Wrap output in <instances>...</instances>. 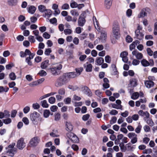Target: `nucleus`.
<instances>
[{"label":"nucleus","instance_id":"obj_7","mask_svg":"<svg viewBox=\"0 0 157 157\" xmlns=\"http://www.w3.org/2000/svg\"><path fill=\"white\" fill-rule=\"evenodd\" d=\"M25 146V143L24 141L23 138H21L19 139L17 142V146L19 149H22Z\"/></svg>","mask_w":157,"mask_h":157},{"label":"nucleus","instance_id":"obj_8","mask_svg":"<svg viewBox=\"0 0 157 157\" xmlns=\"http://www.w3.org/2000/svg\"><path fill=\"white\" fill-rule=\"evenodd\" d=\"M128 52L126 51H123L120 54V57L122 58V60L124 63H127L128 61Z\"/></svg>","mask_w":157,"mask_h":157},{"label":"nucleus","instance_id":"obj_20","mask_svg":"<svg viewBox=\"0 0 157 157\" xmlns=\"http://www.w3.org/2000/svg\"><path fill=\"white\" fill-rule=\"evenodd\" d=\"M135 34L138 39L141 40L143 38L144 34L140 32L139 29H137L136 31Z\"/></svg>","mask_w":157,"mask_h":157},{"label":"nucleus","instance_id":"obj_24","mask_svg":"<svg viewBox=\"0 0 157 157\" xmlns=\"http://www.w3.org/2000/svg\"><path fill=\"white\" fill-rule=\"evenodd\" d=\"M104 62V59L103 58L97 57L96 58L95 62L98 65H101Z\"/></svg>","mask_w":157,"mask_h":157},{"label":"nucleus","instance_id":"obj_16","mask_svg":"<svg viewBox=\"0 0 157 157\" xmlns=\"http://www.w3.org/2000/svg\"><path fill=\"white\" fill-rule=\"evenodd\" d=\"M93 23L95 29L98 31L100 30V28L99 26V24L95 17H93Z\"/></svg>","mask_w":157,"mask_h":157},{"label":"nucleus","instance_id":"obj_41","mask_svg":"<svg viewBox=\"0 0 157 157\" xmlns=\"http://www.w3.org/2000/svg\"><path fill=\"white\" fill-rule=\"evenodd\" d=\"M107 34L106 33H101L100 37L102 42H104L105 40Z\"/></svg>","mask_w":157,"mask_h":157},{"label":"nucleus","instance_id":"obj_5","mask_svg":"<svg viewBox=\"0 0 157 157\" xmlns=\"http://www.w3.org/2000/svg\"><path fill=\"white\" fill-rule=\"evenodd\" d=\"M67 136L74 143H78L79 142V139L76 136L71 132H68L67 134Z\"/></svg>","mask_w":157,"mask_h":157},{"label":"nucleus","instance_id":"obj_30","mask_svg":"<svg viewBox=\"0 0 157 157\" xmlns=\"http://www.w3.org/2000/svg\"><path fill=\"white\" fill-rule=\"evenodd\" d=\"M141 63L142 65L144 67H147L150 65L149 63L145 59H143L141 60Z\"/></svg>","mask_w":157,"mask_h":157},{"label":"nucleus","instance_id":"obj_29","mask_svg":"<svg viewBox=\"0 0 157 157\" xmlns=\"http://www.w3.org/2000/svg\"><path fill=\"white\" fill-rule=\"evenodd\" d=\"M109 107L111 106L112 108L117 109H121L122 108V106L121 105H117L115 104H109Z\"/></svg>","mask_w":157,"mask_h":157},{"label":"nucleus","instance_id":"obj_63","mask_svg":"<svg viewBox=\"0 0 157 157\" xmlns=\"http://www.w3.org/2000/svg\"><path fill=\"white\" fill-rule=\"evenodd\" d=\"M90 115L89 114H86L84 115L82 117V119L84 121H87L89 118Z\"/></svg>","mask_w":157,"mask_h":157},{"label":"nucleus","instance_id":"obj_43","mask_svg":"<svg viewBox=\"0 0 157 157\" xmlns=\"http://www.w3.org/2000/svg\"><path fill=\"white\" fill-rule=\"evenodd\" d=\"M9 90V88L8 87H6L4 88L2 86H0V93H2L4 92H7Z\"/></svg>","mask_w":157,"mask_h":157},{"label":"nucleus","instance_id":"obj_9","mask_svg":"<svg viewBox=\"0 0 157 157\" xmlns=\"http://www.w3.org/2000/svg\"><path fill=\"white\" fill-rule=\"evenodd\" d=\"M71 14L74 17L72 21L75 22L77 20V17L79 16V13L76 10H73L70 11Z\"/></svg>","mask_w":157,"mask_h":157},{"label":"nucleus","instance_id":"obj_59","mask_svg":"<svg viewBox=\"0 0 157 157\" xmlns=\"http://www.w3.org/2000/svg\"><path fill=\"white\" fill-rule=\"evenodd\" d=\"M132 117L133 120L135 121H137L139 118V115L137 114H134L132 116Z\"/></svg>","mask_w":157,"mask_h":157},{"label":"nucleus","instance_id":"obj_40","mask_svg":"<svg viewBox=\"0 0 157 157\" xmlns=\"http://www.w3.org/2000/svg\"><path fill=\"white\" fill-rule=\"evenodd\" d=\"M54 117V120L56 121H59L61 118L60 114L59 113H57L55 114Z\"/></svg>","mask_w":157,"mask_h":157},{"label":"nucleus","instance_id":"obj_28","mask_svg":"<svg viewBox=\"0 0 157 157\" xmlns=\"http://www.w3.org/2000/svg\"><path fill=\"white\" fill-rule=\"evenodd\" d=\"M49 60H46L42 62L41 64V67L42 69H45L47 67L48 65Z\"/></svg>","mask_w":157,"mask_h":157},{"label":"nucleus","instance_id":"obj_64","mask_svg":"<svg viewBox=\"0 0 157 157\" xmlns=\"http://www.w3.org/2000/svg\"><path fill=\"white\" fill-rule=\"evenodd\" d=\"M43 36L46 39H48L50 37V35L47 32H45L43 34Z\"/></svg>","mask_w":157,"mask_h":157},{"label":"nucleus","instance_id":"obj_46","mask_svg":"<svg viewBox=\"0 0 157 157\" xmlns=\"http://www.w3.org/2000/svg\"><path fill=\"white\" fill-rule=\"evenodd\" d=\"M64 32L66 35H70L72 33V30L69 29H66L64 30Z\"/></svg>","mask_w":157,"mask_h":157},{"label":"nucleus","instance_id":"obj_11","mask_svg":"<svg viewBox=\"0 0 157 157\" xmlns=\"http://www.w3.org/2000/svg\"><path fill=\"white\" fill-rule=\"evenodd\" d=\"M86 13L85 12L84 13H82L79 16L78 21V25L81 26H82L84 25L86 21L85 19V18L83 17H82L81 16H83L84 14V16H85V15Z\"/></svg>","mask_w":157,"mask_h":157},{"label":"nucleus","instance_id":"obj_1","mask_svg":"<svg viewBox=\"0 0 157 157\" xmlns=\"http://www.w3.org/2000/svg\"><path fill=\"white\" fill-rule=\"evenodd\" d=\"M119 26L117 25H113L112 29L113 36L114 38H112L111 39V42L113 44H115L116 42V40L118 39L120 36V32Z\"/></svg>","mask_w":157,"mask_h":157},{"label":"nucleus","instance_id":"obj_39","mask_svg":"<svg viewBox=\"0 0 157 157\" xmlns=\"http://www.w3.org/2000/svg\"><path fill=\"white\" fill-rule=\"evenodd\" d=\"M44 12L45 17H49L52 14V11L50 10L46 9V10H45Z\"/></svg>","mask_w":157,"mask_h":157},{"label":"nucleus","instance_id":"obj_62","mask_svg":"<svg viewBox=\"0 0 157 157\" xmlns=\"http://www.w3.org/2000/svg\"><path fill=\"white\" fill-rule=\"evenodd\" d=\"M65 92V90L63 88H61L58 90V93L60 95H64Z\"/></svg>","mask_w":157,"mask_h":157},{"label":"nucleus","instance_id":"obj_34","mask_svg":"<svg viewBox=\"0 0 157 157\" xmlns=\"http://www.w3.org/2000/svg\"><path fill=\"white\" fill-rule=\"evenodd\" d=\"M17 1L18 0H9L8 2L10 6H13L17 4Z\"/></svg>","mask_w":157,"mask_h":157},{"label":"nucleus","instance_id":"obj_26","mask_svg":"<svg viewBox=\"0 0 157 157\" xmlns=\"http://www.w3.org/2000/svg\"><path fill=\"white\" fill-rule=\"evenodd\" d=\"M146 15L147 13L146 12V9H143L141 10L140 13L138 15V17L139 18L143 17L145 16Z\"/></svg>","mask_w":157,"mask_h":157},{"label":"nucleus","instance_id":"obj_42","mask_svg":"<svg viewBox=\"0 0 157 157\" xmlns=\"http://www.w3.org/2000/svg\"><path fill=\"white\" fill-rule=\"evenodd\" d=\"M50 111L49 110L46 109L45 110L44 112V116L45 118L48 117L50 114Z\"/></svg>","mask_w":157,"mask_h":157},{"label":"nucleus","instance_id":"obj_47","mask_svg":"<svg viewBox=\"0 0 157 157\" xmlns=\"http://www.w3.org/2000/svg\"><path fill=\"white\" fill-rule=\"evenodd\" d=\"M68 88L73 91H74L77 90L78 88V87L76 86L69 85L68 86Z\"/></svg>","mask_w":157,"mask_h":157},{"label":"nucleus","instance_id":"obj_60","mask_svg":"<svg viewBox=\"0 0 157 157\" xmlns=\"http://www.w3.org/2000/svg\"><path fill=\"white\" fill-rule=\"evenodd\" d=\"M140 63V61L136 59H134L132 61V64L133 65H137Z\"/></svg>","mask_w":157,"mask_h":157},{"label":"nucleus","instance_id":"obj_19","mask_svg":"<svg viewBox=\"0 0 157 157\" xmlns=\"http://www.w3.org/2000/svg\"><path fill=\"white\" fill-rule=\"evenodd\" d=\"M64 74L68 80L69 78H74L77 76V75L75 72L68 73L65 74Z\"/></svg>","mask_w":157,"mask_h":157},{"label":"nucleus","instance_id":"obj_48","mask_svg":"<svg viewBox=\"0 0 157 157\" xmlns=\"http://www.w3.org/2000/svg\"><path fill=\"white\" fill-rule=\"evenodd\" d=\"M48 101L50 103L53 104L55 102L56 98L54 97H51L48 99Z\"/></svg>","mask_w":157,"mask_h":157},{"label":"nucleus","instance_id":"obj_23","mask_svg":"<svg viewBox=\"0 0 157 157\" xmlns=\"http://www.w3.org/2000/svg\"><path fill=\"white\" fill-rule=\"evenodd\" d=\"M139 42L138 40H136L132 42V43L130 45L129 48L131 51L135 48L136 46L138 44H139Z\"/></svg>","mask_w":157,"mask_h":157},{"label":"nucleus","instance_id":"obj_38","mask_svg":"<svg viewBox=\"0 0 157 157\" xmlns=\"http://www.w3.org/2000/svg\"><path fill=\"white\" fill-rule=\"evenodd\" d=\"M127 136L129 138L132 139L137 137V135L134 132H130L128 134Z\"/></svg>","mask_w":157,"mask_h":157},{"label":"nucleus","instance_id":"obj_55","mask_svg":"<svg viewBox=\"0 0 157 157\" xmlns=\"http://www.w3.org/2000/svg\"><path fill=\"white\" fill-rule=\"evenodd\" d=\"M117 120V118L115 117H112L110 122L111 124H112L115 123Z\"/></svg>","mask_w":157,"mask_h":157},{"label":"nucleus","instance_id":"obj_32","mask_svg":"<svg viewBox=\"0 0 157 157\" xmlns=\"http://www.w3.org/2000/svg\"><path fill=\"white\" fill-rule=\"evenodd\" d=\"M92 65L91 64H88L85 66L86 71L87 72H91L92 70Z\"/></svg>","mask_w":157,"mask_h":157},{"label":"nucleus","instance_id":"obj_44","mask_svg":"<svg viewBox=\"0 0 157 157\" xmlns=\"http://www.w3.org/2000/svg\"><path fill=\"white\" fill-rule=\"evenodd\" d=\"M142 126L140 124H139L135 130V131L137 133H139L141 131Z\"/></svg>","mask_w":157,"mask_h":157},{"label":"nucleus","instance_id":"obj_2","mask_svg":"<svg viewBox=\"0 0 157 157\" xmlns=\"http://www.w3.org/2000/svg\"><path fill=\"white\" fill-rule=\"evenodd\" d=\"M68 81V80L64 74L58 78L56 82L55 85L57 87H60L66 84Z\"/></svg>","mask_w":157,"mask_h":157},{"label":"nucleus","instance_id":"obj_17","mask_svg":"<svg viewBox=\"0 0 157 157\" xmlns=\"http://www.w3.org/2000/svg\"><path fill=\"white\" fill-rule=\"evenodd\" d=\"M52 9L54 10L55 14L58 15L60 13V11L58 9V6L56 4H53L52 6Z\"/></svg>","mask_w":157,"mask_h":157},{"label":"nucleus","instance_id":"obj_57","mask_svg":"<svg viewBox=\"0 0 157 157\" xmlns=\"http://www.w3.org/2000/svg\"><path fill=\"white\" fill-rule=\"evenodd\" d=\"M71 101V99L70 98L67 97L66 98H65L64 100V102L66 104H70Z\"/></svg>","mask_w":157,"mask_h":157},{"label":"nucleus","instance_id":"obj_50","mask_svg":"<svg viewBox=\"0 0 157 157\" xmlns=\"http://www.w3.org/2000/svg\"><path fill=\"white\" fill-rule=\"evenodd\" d=\"M58 109V107L56 105H52L51 106L50 108L51 110L53 112H55L57 111Z\"/></svg>","mask_w":157,"mask_h":157},{"label":"nucleus","instance_id":"obj_33","mask_svg":"<svg viewBox=\"0 0 157 157\" xmlns=\"http://www.w3.org/2000/svg\"><path fill=\"white\" fill-rule=\"evenodd\" d=\"M41 106L43 108H47L49 106V105L47 103V101L46 100H44L41 101Z\"/></svg>","mask_w":157,"mask_h":157},{"label":"nucleus","instance_id":"obj_53","mask_svg":"<svg viewBox=\"0 0 157 157\" xmlns=\"http://www.w3.org/2000/svg\"><path fill=\"white\" fill-rule=\"evenodd\" d=\"M38 74L41 76H44L47 75V73L44 71L42 70L39 72Z\"/></svg>","mask_w":157,"mask_h":157},{"label":"nucleus","instance_id":"obj_37","mask_svg":"<svg viewBox=\"0 0 157 157\" xmlns=\"http://www.w3.org/2000/svg\"><path fill=\"white\" fill-rule=\"evenodd\" d=\"M78 4L74 0H72L70 3V6L71 8H76L78 7Z\"/></svg>","mask_w":157,"mask_h":157},{"label":"nucleus","instance_id":"obj_58","mask_svg":"<svg viewBox=\"0 0 157 157\" xmlns=\"http://www.w3.org/2000/svg\"><path fill=\"white\" fill-rule=\"evenodd\" d=\"M118 113V111L115 109H112L109 112V113L111 115H116Z\"/></svg>","mask_w":157,"mask_h":157},{"label":"nucleus","instance_id":"obj_10","mask_svg":"<svg viewBox=\"0 0 157 157\" xmlns=\"http://www.w3.org/2000/svg\"><path fill=\"white\" fill-rule=\"evenodd\" d=\"M137 80L136 78H132L130 80L128 86L131 88H133L136 86L138 84Z\"/></svg>","mask_w":157,"mask_h":157},{"label":"nucleus","instance_id":"obj_25","mask_svg":"<svg viewBox=\"0 0 157 157\" xmlns=\"http://www.w3.org/2000/svg\"><path fill=\"white\" fill-rule=\"evenodd\" d=\"M145 121L146 123L151 126H153L155 125L154 122L152 119L150 118L145 119Z\"/></svg>","mask_w":157,"mask_h":157},{"label":"nucleus","instance_id":"obj_6","mask_svg":"<svg viewBox=\"0 0 157 157\" xmlns=\"http://www.w3.org/2000/svg\"><path fill=\"white\" fill-rule=\"evenodd\" d=\"M39 141V140L37 137H34L30 140L29 143V146L30 147H34L36 146Z\"/></svg>","mask_w":157,"mask_h":157},{"label":"nucleus","instance_id":"obj_31","mask_svg":"<svg viewBox=\"0 0 157 157\" xmlns=\"http://www.w3.org/2000/svg\"><path fill=\"white\" fill-rule=\"evenodd\" d=\"M46 9V7L44 5H40L38 6V10L40 12H45Z\"/></svg>","mask_w":157,"mask_h":157},{"label":"nucleus","instance_id":"obj_36","mask_svg":"<svg viewBox=\"0 0 157 157\" xmlns=\"http://www.w3.org/2000/svg\"><path fill=\"white\" fill-rule=\"evenodd\" d=\"M9 76L10 78L12 80H14L16 78V76L14 72H11L10 73Z\"/></svg>","mask_w":157,"mask_h":157},{"label":"nucleus","instance_id":"obj_3","mask_svg":"<svg viewBox=\"0 0 157 157\" xmlns=\"http://www.w3.org/2000/svg\"><path fill=\"white\" fill-rule=\"evenodd\" d=\"M30 117L31 120L34 124H36L38 121H40L41 119L40 115L36 112H34L33 113L31 114Z\"/></svg>","mask_w":157,"mask_h":157},{"label":"nucleus","instance_id":"obj_52","mask_svg":"<svg viewBox=\"0 0 157 157\" xmlns=\"http://www.w3.org/2000/svg\"><path fill=\"white\" fill-rule=\"evenodd\" d=\"M83 70V68L82 67H80L76 69V74L77 75V76H78L80 75L81 72Z\"/></svg>","mask_w":157,"mask_h":157},{"label":"nucleus","instance_id":"obj_35","mask_svg":"<svg viewBox=\"0 0 157 157\" xmlns=\"http://www.w3.org/2000/svg\"><path fill=\"white\" fill-rule=\"evenodd\" d=\"M139 97V92H135L133 93L131 97V98L133 100H136Z\"/></svg>","mask_w":157,"mask_h":157},{"label":"nucleus","instance_id":"obj_13","mask_svg":"<svg viewBox=\"0 0 157 157\" xmlns=\"http://www.w3.org/2000/svg\"><path fill=\"white\" fill-rule=\"evenodd\" d=\"M145 87L147 88H150L153 87L154 85V82L151 81L145 80L144 82Z\"/></svg>","mask_w":157,"mask_h":157},{"label":"nucleus","instance_id":"obj_49","mask_svg":"<svg viewBox=\"0 0 157 157\" xmlns=\"http://www.w3.org/2000/svg\"><path fill=\"white\" fill-rule=\"evenodd\" d=\"M152 151L151 149L149 148L144 150L143 151V153L144 154H149L151 153Z\"/></svg>","mask_w":157,"mask_h":157},{"label":"nucleus","instance_id":"obj_22","mask_svg":"<svg viewBox=\"0 0 157 157\" xmlns=\"http://www.w3.org/2000/svg\"><path fill=\"white\" fill-rule=\"evenodd\" d=\"M27 9L28 10L29 13L31 14H33L35 12L36 8L34 6H30L29 7L27 8Z\"/></svg>","mask_w":157,"mask_h":157},{"label":"nucleus","instance_id":"obj_18","mask_svg":"<svg viewBox=\"0 0 157 157\" xmlns=\"http://www.w3.org/2000/svg\"><path fill=\"white\" fill-rule=\"evenodd\" d=\"M65 127L66 130L68 132H71L73 130V126L70 122L66 121L65 122Z\"/></svg>","mask_w":157,"mask_h":157},{"label":"nucleus","instance_id":"obj_51","mask_svg":"<svg viewBox=\"0 0 157 157\" xmlns=\"http://www.w3.org/2000/svg\"><path fill=\"white\" fill-rule=\"evenodd\" d=\"M3 122L5 124H8L11 123L12 120L10 118H8L7 119H4L3 120Z\"/></svg>","mask_w":157,"mask_h":157},{"label":"nucleus","instance_id":"obj_4","mask_svg":"<svg viewBox=\"0 0 157 157\" xmlns=\"http://www.w3.org/2000/svg\"><path fill=\"white\" fill-rule=\"evenodd\" d=\"M62 66L61 64H59L56 66L50 69L51 73L54 75L56 76L60 74V70L61 69Z\"/></svg>","mask_w":157,"mask_h":157},{"label":"nucleus","instance_id":"obj_27","mask_svg":"<svg viewBox=\"0 0 157 157\" xmlns=\"http://www.w3.org/2000/svg\"><path fill=\"white\" fill-rule=\"evenodd\" d=\"M34 57V55H30L29 57H27L26 59V62L28 63V65L30 66L32 65V63L31 61V60L33 59Z\"/></svg>","mask_w":157,"mask_h":157},{"label":"nucleus","instance_id":"obj_12","mask_svg":"<svg viewBox=\"0 0 157 157\" xmlns=\"http://www.w3.org/2000/svg\"><path fill=\"white\" fill-rule=\"evenodd\" d=\"M132 54L133 56H135L136 58L138 59H141L143 57V54L136 50L133 51L132 52Z\"/></svg>","mask_w":157,"mask_h":157},{"label":"nucleus","instance_id":"obj_56","mask_svg":"<svg viewBox=\"0 0 157 157\" xmlns=\"http://www.w3.org/2000/svg\"><path fill=\"white\" fill-rule=\"evenodd\" d=\"M69 8V4L65 3L63 4L61 7V8L63 10H67Z\"/></svg>","mask_w":157,"mask_h":157},{"label":"nucleus","instance_id":"obj_45","mask_svg":"<svg viewBox=\"0 0 157 157\" xmlns=\"http://www.w3.org/2000/svg\"><path fill=\"white\" fill-rule=\"evenodd\" d=\"M105 59L106 63H110L111 62V59L109 56L107 55L105 57Z\"/></svg>","mask_w":157,"mask_h":157},{"label":"nucleus","instance_id":"obj_15","mask_svg":"<svg viewBox=\"0 0 157 157\" xmlns=\"http://www.w3.org/2000/svg\"><path fill=\"white\" fill-rule=\"evenodd\" d=\"M112 0H105L104 5L105 8L109 9L112 4Z\"/></svg>","mask_w":157,"mask_h":157},{"label":"nucleus","instance_id":"obj_61","mask_svg":"<svg viewBox=\"0 0 157 157\" xmlns=\"http://www.w3.org/2000/svg\"><path fill=\"white\" fill-rule=\"evenodd\" d=\"M22 121L24 123V124L26 125L29 124V121L28 119L26 117H24L22 119Z\"/></svg>","mask_w":157,"mask_h":157},{"label":"nucleus","instance_id":"obj_21","mask_svg":"<svg viewBox=\"0 0 157 157\" xmlns=\"http://www.w3.org/2000/svg\"><path fill=\"white\" fill-rule=\"evenodd\" d=\"M16 151L17 149L16 148H14L8 149L7 152L9 156L13 157L14 156V153L16 152Z\"/></svg>","mask_w":157,"mask_h":157},{"label":"nucleus","instance_id":"obj_54","mask_svg":"<svg viewBox=\"0 0 157 157\" xmlns=\"http://www.w3.org/2000/svg\"><path fill=\"white\" fill-rule=\"evenodd\" d=\"M143 129L145 132H149L150 131V128L147 125H145L143 127Z\"/></svg>","mask_w":157,"mask_h":157},{"label":"nucleus","instance_id":"obj_14","mask_svg":"<svg viewBox=\"0 0 157 157\" xmlns=\"http://www.w3.org/2000/svg\"><path fill=\"white\" fill-rule=\"evenodd\" d=\"M82 92L88 96L91 95V93L90 90L86 86H84L82 88Z\"/></svg>","mask_w":157,"mask_h":157}]
</instances>
